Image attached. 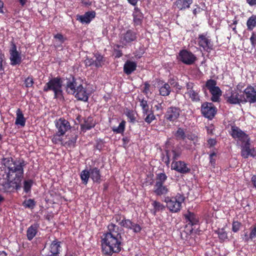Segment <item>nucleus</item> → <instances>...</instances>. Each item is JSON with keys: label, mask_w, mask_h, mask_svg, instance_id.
<instances>
[{"label": "nucleus", "mask_w": 256, "mask_h": 256, "mask_svg": "<svg viewBox=\"0 0 256 256\" xmlns=\"http://www.w3.org/2000/svg\"><path fill=\"white\" fill-rule=\"evenodd\" d=\"M121 230L112 222L108 226V231L102 236V252L105 255L112 256L118 253L122 248L123 239Z\"/></svg>", "instance_id": "obj_1"}, {"label": "nucleus", "mask_w": 256, "mask_h": 256, "mask_svg": "<svg viewBox=\"0 0 256 256\" xmlns=\"http://www.w3.org/2000/svg\"><path fill=\"white\" fill-rule=\"evenodd\" d=\"M84 84V80L81 78L70 76L66 78V91L68 94L74 95L79 100L88 102L89 94Z\"/></svg>", "instance_id": "obj_2"}, {"label": "nucleus", "mask_w": 256, "mask_h": 256, "mask_svg": "<svg viewBox=\"0 0 256 256\" xmlns=\"http://www.w3.org/2000/svg\"><path fill=\"white\" fill-rule=\"evenodd\" d=\"M2 164L8 170L7 178H12L20 184L24 177V167L26 165L24 160H14L11 157L4 158L2 160Z\"/></svg>", "instance_id": "obj_3"}, {"label": "nucleus", "mask_w": 256, "mask_h": 256, "mask_svg": "<svg viewBox=\"0 0 256 256\" xmlns=\"http://www.w3.org/2000/svg\"><path fill=\"white\" fill-rule=\"evenodd\" d=\"M62 78L60 76L54 77L50 78L44 86L43 90L44 92L52 91L54 92V98L63 100L64 97L62 91Z\"/></svg>", "instance_id": "obj_4"}, {"label": "nucleus", "mask_w": 256, "mask_h": 256, "mask_svg": "<svg viewBox=\"0 0 256 256\" xmlns=\"http://www.w3.org/2000/svg\"><path fill=\"white\" fill-rule=\"evenodd\" d=\"M186 200L184 194L182 192H178L174 196L166 197L164 202L166 203V206L172 212H178L182 208V204Z\"/></svg>", "instance_id": "obj_5"}, {"label": "nucleus", "mask_w": 256, "mask_h": 256, "mask_svg": "<svg viewBox=\"0 0 256 256\" xmlns=\"http://www.w3.org/2000/svg\"><path fill=\"white\" fill-rule=\"evenodd\" d=\"M224 98L226 103L230 104H244L243 94H240L237 90L232 88L227 90L224 94Z\"/></svg>", "instance_id": "obj_6"}, {"label": "nucleus", "mask_w": 256, "mask_h": 256, "mask_svg": "<svg viewBox=\"0 0 256 256\" xmlns=\"http://www.w3.org/2000/svg\"><path fill=\"white\" fill-rule=\"evenodd\" d=\"M196 40L198 45L204 51L210 52L214 49V42L210 37L208 36V32L198 34Z\"/></svg>", "instance_id": "obj_7"}, {"label": "nucleus", "mask_w": 256, "mask_h": 256, "mask_svg": "<svg viewBox=\"0 0 256 256\" xmlns=\"http://www.w3.org/2000/svg\"><path fill=\"white\" fill-rule=\"evenodd\" d=\"M20 184L12 178L3 180L0 182V192L10 193L20 188Z\"/></svg>", "instance_id": "obj_8"}, {"label": "nucleus", "mask_w": 256, "mask_h": 256, "mask_svg": "<svg viewBox=\"0 0 256 256\" xmlns=\"http://www.w3.org/2000/svg\"><path fill=\"white\" fill-rule=\"evenodd\" d=\"M120 42L124 46L136 41L138 34L134 29H128L122 32L119 35Z\"/></svg>", "instance_id": "obj_9"}, {"label": "nucleus", "mask_w": 256, "mask_h": 256, "mask_svg": "<svg viewBox=\"0 0 256 256\" xmlns=\"http://www.w3.org/2000/svg\"><path fill=\"white\" fill-rule=\"evenodd\" d=\"M186 92L185 94L192 102H198L200 100L199 94L200 90L198 88L196 84L192 82H188L186 85Z\"/></svg>", "instance_id": "obj_10"}, {"label": "nucleus", "mask_w": 256, "mask_h": 256, "mask_svg": "<svg viewBox=\"0 0 256 256\" xmlns=\"http://www.w3.org/2000/svg\"><path fill=\"white\" fill-rule=\"evenodd\" d=\"M9 52L10 64L12 66L20 65L22 61L21 52L17 50L16 46L14 42L11 43Z\"/></svg>", "instance_id": "obj_11"}, {"label": "nucleus", "mask_w": 256, "mask_h": 256, "mask_svg": "<svg viewBox=\"0 0 256 256\" xmlns=\"http://www.w3.org/2000/svg\"><path fill=\"white\" fill-rule=\"evenodd\" d=\"M186 129L178 127L174 134V137L177 140H184L186 138L191 141H196L198 136L191 132H186Z\"/></svg>", "instance_id": "obj_12"}, {"label": "nucleus", "mask_w": 256, "mask_h": 256, "mask_svg": "<svg viewBox=\"0 0 256 256\" xmlns=\"http://www.w3.org/2000/svg\"><path fill=\"white\" fill-rule=\"evenodd\" d=\"M181 112L180 108L176 106H170L166 109L164 116L165 120L172 122L178 121Z\"/></svg>", "instance_id": "obj_13"}, {"label": "nucleus", "mask_w": 256, "mask_h": 256, "mask_svg": "<svg viewBox=\"0 0 256 256\" xmlns=\"http://www.w3.org/2000/svg\"><path fill=\"white\" fill-rule=\"evenodd\" d=\"M217 112L216 108L212 102H205L202 104L201 112L203 116L212 120Z\"/></svg>", "instance_id": "obj_14"}, {"label": "nucleus", "mask_w": 256, "mask_h": 256, "mask_svg": "<svg viewBox=\"0 0 256 256\" xmlns=\"http://www.w3.org/2000/svg\"><path fill=\"white\" fill-rule=\"evenodd\" d=\"M230 134L232 138L237 140L241 144L250 139L248 134L236 126H231V131Z\"/></svg>", "instance_id": "obj_15"}, {"label": "nucleus", "mask_w": 256, "mask_h": 256, "mask_svg": "<svg viewBox=\"0 0 256 256\" xmlns=\"http://www.w3.org/2000/svg\"><path fill=\"white\" fill-rule=\"evenodd\" d=\"M242 94L244 104L256 102V88L249 85L244 90Z\"/></svg>", "instance_id": "obj_16"}, {"label": "nucleus", "mask_w": 256, "mask_h": 256, "mask_svg": "<svg viewBox=\"0 0 256 256\" xmlns=\"http://www.w3.org/2000/svg\"><path fill=\"white\" fill-rule=\"evenodd\" d=\"M241 156L244 158L249 156L254 158L256 156V151L254 148H250V139L241 144Z\"/></svg>", "instance_id": "obj_17"}, {"label": "nucleus", "mask_w": 256, "mask_h": 256, "mask_svg": "<svg viewBox=\"0 0 256 256\" xmlns=\"http://www.w3.org/2000/svg\"><path fill=\"white\" fill-rule=\"evenodd\" d=\"M180 60L184 64H192L196 60V57L192 52L186 50H182L179 52Z\"/></svg>", "instance_id": "obj_18"}, {"label": "nucleus", "mask_w": 256, "mask_h": 256, "mask_svg": "<svg viewBox=\"0 0 256 256\" xmlns=\"http://www.w3.org/2000/svg\"><path fill=\"white\" fill-rule=\"evenodd\" d=\"M55 126L57 130L56 132L60 134H65L72 128L70 122L64 118H60L56 120Z\"/></svg>", "instance_id": "obj_19"}, {"label": "nucleus", "mask_w": 256, "mask_h": 256, "mask_svg": "<svg viewBox=\"0 0 256 256\" xmlns=\"http://www.w3.org/2000/svg\"><path fill=\"white\" fill-rule=\"evenodd\" d=\"M166 157L163 158V161L168 166L170 163V158L172 157V162L176 161V160L180 158L182 155V151L180 148H173L170 152L168 150H166Z\"/></svg>", "instance_id": "obj_20"}, {"label": "nucleus", "mask_w": 256, "mask_h": 256, "mask_svg": "<svg viewBox=\"0 0 256 256\" xmlns=\"http://www.w3.org/2000/svg\"><path fill=\"white\" fill-rule=\"evenodd\" d=\"M171 169L182 174H186L190 172V168L188 167V164L182 160L172 162Z\"/></svg>", "instance_id": "obj_21"}, {"label": "nucleus", "mask_w": 256, "mask_h": 256, "mask_svg": "<svg viewBox=\"0 0 256 256\" xmlns=\"http://www.w3.org/2000/svg\"><path fill=\"white\" fill-rule=\"evenodd\" d=\"M119 225L128 229L132 230L136 233L140 232L142 230L141 226L137 224L134 223L130 220L124 218L120 222Z\"/></svg>", "instance_id": "obj_22"}, {"label": "nucleus", "mask_w": 256, "mask_h": 256, "mask_svg": "<svg viewBox=\"0 0 256 256\" xmlns=\"http://www.w3.org/2000/svg\"><path fill=\"white\" fill-rule=\"evenodd\" d=\"M132 16L134 26H141L144 20V14L138 7H134Z\"/></svg>", "instance_id": "obj_23"}, {"label": "nucleus", "mask_w": 256, "mask_h": 256, "mask_svg": "<svg viewBox=\"0 0 256 256\" xmlns=\"http://www.w3.org/2000/svg\"><path fill=\"white\" fill-rule=\"evenodd\" d=\"M62 242L55 238L50 244L49 247V252L52 255L60 256L62 250Z\"/></svg>", "instance_id": "obj_24"}, {"label": "nucleus", "mask_w": 256, "mask_h": 256, "mask_svg": "<svg viewBox=\"0 0 256 256\" xmlns=\"http://www.w3.org/2000/svg\"><path fill=\"white\" fill-rule=\"evenodd\" d=\"M40 226V223L36 222L28 228L26 237L28 240L31 241L36 236L38 232Z\"/></svg>", "instance_id": "obj_25"}, {"label": "nucleus", "mask_w": 256, "mask_h": 256, "mask_svg": "<svg viewBox=\"0 0 256 256\" xmlns=\"http://www.w3.org/2000/svg\"><path fill=\"white\" fill-rule=\"evenodd\" d=\"M94 11H88L83 15H77L76 20L82 24H89L96 16Z\"/></svg>", "instance_id": "obj_26"}, {"label": "nucleus", "mask_w": 256, "mask_h": 256, "mask_svg": "<svg viewBox=\"0 0 256 256\" xmlns=\"http://www.w3.org/2000/svg\"><path fill=\"white\" fill-rule=\"evenodd\" d=\"M187 226L190 225L191 226L198 224V218L192 212L188 210L187 212L184 214Z\"/></svg>", "instance_id": "obj_27"}, {"label": "nucleus", "mask_w": 256, "mask_h": 256, "mask_svg": "<svg viewBox=\"0 0 256 256\" xmlns=\"http://www.w3.org/2000/svg\"><path fill=\"white\" fill-rule=\"evenodd\" d=\"M153 192L156 196H166L169 192V188L165 184L154 185Z\"/></svg>", "instance_id": "obj_28"}, {"label": "nucleus", "mask_w": 256, "mask_h": 256, "mask_svg": "<svg viewBox=\"0 0 256 256\" xmlns=\"http://www.w3.org/2000/svg\"><path fill=\"white\" fill-rule=\"evenodd\" d=\"M84 124H80L82 130L86 132L94 128L96 126V122L94 120L93 118L89 116L88 118H84Z\"/></svg>", "instance_id": "obj_29"}, {"label": "nucleus", "mask_w": 256, "mask_h": 256, "mask_svg": "<svg viewBox=\"0 0 256 256\" xmlns=\"http://www.w3.org/2000/svg\"><path fill=\"white\" fill-rule=\"evenodd\" d=\"M90 178L94 182L100 184L102 182L100 171L98 168L94 167L90 169Z\"/></svg>", "instance_id": "obj_30"}, {"label": "nucleus", "mask_w": 256, "mask_h": 256, "mask_svg": "<svg viewBox=\"0 0 256 256\" xmlns=\"http://www.w3.org/2000/svg\"><path fill=\"white\" fill-rule=\"evenodd\" d=\"M137 64L135 62L127 60L124 66V72L127 75L130 74L136 68Z\"/></svg>", "instance_id": "obj_31"}, {"label": "nucleus", "mask_w": 256, "mask_h": 256, "mask_svg": "<svg viewBox=\"0 0 256 256\" xmlns=\"http://www.w3.org/2000/svg\"><path fill=\"white\" fill-rule=\"evenodd\" d=\"M192 0H176L174 4L180 10H184L190 8Z\"/></svg>", "instance_id": "obj_32"}, {"label": "nucleus", "mask_w": 256, "mask_h": 256, "mask_svg": "<svg viewBox=\"0 0 256 256\" xmlns=\"http://www.w3.org/2000/svg\"><path fill=\"white\" fill-rule=\"evenodd\" d=\"M172 92V88L168 82H162L159 86L160 94L163 96H168Z\"/></svg>", "instance_id": "obj_33"}, {"label": "nucleus", "mask_w": 256, "mask_h": 256, "mask_svg": "<svg viewBox=\"0 0 256 256\" xmlns=\"http://www.w3.org/2000/svg\"><path fill=\"white\" fill-rule=\"evenodd\" d=\"M16 120L15 124L24 126L26 124V120L24 116L22 111L20 108H18L16 112Z\"/></svg>", "instance_id": "obj_34"}, {"label": "nucleus", "mask_w": 256, "mask_h": 256, "mask_svg": "<svg viewBox=\"0 0 256 256\" xmlns=\"http://www.w3.org/2000/svg\"><path fill=\"white\" fill-rule=\"evenodd\" d=\"M212 94L210 100L213 102H218L220 100V97L222 96V92L220 88L218 86L216 88L210 92Z\"/></svg>", "instance_id": "obj_35"}, {"label": "nucleus", "mask_w": 256, "mask_h": 256, "mask_svg": "<svg viewBox=\"0 0 256 256\" xmlns=\"http://www.w3.org/2000/svg\"><path fill=\"white\" fill-rule=\"evenodd\" d=\"M216 84L217 82L216 80L213 79L208 80L206 82L205 85L202 86V90L204 93L206 92V89L210 92L218 87Z\"/></svg>", "instance_id": "obj_36"}, {"label": "nucleus", "mask_w": 256, "mask_h": 256, "mask_svg": "<svg viewBox=\"0 0 256 256\" xmlns=\"http://www.w3.org/2000/svg\"><path fill=\"white\" fill-rule=\"evenodd\" d=\"M168 179V176L164 172L156 174V182L154 185L164 184L166 181Z\"/></svg>", "instance_id": "obj_37"}, {"label": "nucleus", "mask_w": 256, "mask_h": 256, "mask_svg": "<svg viewBox=\"0 0 256 256\" xmlns=\"http://www.w3.org/2000/svg\"><path fill=\"white\" fill-rule=\"evenodd\" d=\"M124 112L128 119V122L130 123L134 124L136 122V112L132 110L126 108Z\"/></svg>", "instance_id": "obj_38"}, {"label": "nucleus", "mask_w": 256, "mask_h": 256, "mask_svg": "<svg viewBox=\"0 0 256 256\" xmlns=\"http://www.w3.org/2000/svg\"><path fill=\"white\" fill-rule=\"evenodd\" d=\"M64 134H60L58 132H56L53 134L52 136L51 140L52 142L55 144H60L62 146V143H64V141L63 140V136Z\"/></svg>", "instance_id": "obj_39"}, {"label": "nucleus", "mask_w": 256, "mask_h": 256, "mask_svg": "<svg viewBox=\"0 0 256 256\" xmlns=\"http://www.w3.org/2000/svg\"><path fill=\"white\" fill-rule=\"evenodd\" d=\"M247 30L252 31L256 27V15L252 14L246 22Z\"/></svg>", "instance_id": "obj_40"}, {"label": "nucleus", "mask_w": 256, "mask_h": 256, "mask_svg": "<svg viewBox=\"0 0 256 256\" xmlns=\"http://www.w3.org/2000/svg\"><path fill=\"white\" fill-rule=\"evenodd\" d=\"M94 57L96 58L94 60V66L98 68L102 67L105 62L104 57L98 53L95 54Z\"/></svg>", "instance_id": "obj_41"}, {"label": "nucleus", "mask_w": 256, "mask_h": 256, "mask_svg": "<svg viewBox=\"0 0 256 256\" xmlns=\"http://www.w3.org/2000/svg\"><path fill=\"white\" fill-rule=\"evenodd\" d=\"M77 138L78 136L76 134L72 136L68 141L64 142V143H62V146L70 148L74 147Z\"/></svg>", "instance_id": "obj_42"}, {"label": "nucleus", "mask_w": 256, "mask_h": 256, "mask_svg": "<svg viewBox=\"0 0 256 256\" xmlns=\"http://www.w3.org/2000/svg\"><path fill=\"white\" fill-rule=\"evenodd\" d=\"M126 124V121L124 120H122L119 124V126H118V127L112 128V130L114 133L121 134H122L125 130Z\"/></svg>", "instance_id": "obj_43"}, {"label": "nucleus", "mask_w": 256, "mask_h": 256, "mask_svg": "<svg viewBox=\"0 0 256 256\" xmlns=\"http://www.w3.org/2000/svg\"><path fill=\"white\" fill-rule=\"evenodd\" d=\"M80 177L82 184L86 185L90 178V170H82L80 174Z\"/></svg>", "instance_id": "obj_44"}, {"label": "nucleus", "mask_w": 256, "mask_h": 256, "mask_svg": "<svg viewBox=\"0 0 256 256\" xmlns=\"http://www.w3.org/2000/svg\"><path fill=\"white\" fill-rule=\"evenodd\" d=\"M152 204L154 207L153 210L154 214H156L157 212H158L160 211H162L165 209V206H164L163 204L156 200L154 201Z\"/></svg>", "instance_id": "obj_45"}, {"label": "nucleus", "mask_w": 256, "mask_h": 256, "mask_svg": "<svg viewBox=\"0 0 256 256\" xmlns=\"http://www.w3.org/2000/svg\"><path fill=\"white\" fill-rule=\"evenodd\" d=\"M34 181L31 179L25 180L24 182V191L26 193H28L31 192V188L33 185Z\"/></svg>", "instance_id": "obj_46"}, {"label": "nucleus", "mask_w": 256, "mask_h": 256, "mask_svg": "<svg viewBox=\"0 0 256 256\" xmlns=\"http://www.w3.org/2000/svg\"><path fill=\"white\" fill-rule=\"evenodd\" d=\"M215 233L218 234V237L220 242H224L228 239V234L224 228H218L216 230Z\"/></svg>", "instance_id": "obj_47"}, {"label": "nucleus", "mask_w": 256, "mask_h": 256, "mask_svg": "<svg viewBox=\"0 0 256 256\" xmlns=\"http://www.w3.org/2000/svg\"><path fill=\"white\" fill-rule=\"evenodd\" d=\"M168 82L172 87L176 88L177 92L182 89V86L174 78L168 79Z\"/></svg>", "instance_id": "obj_48"}, {"label": "nucleus", "mask_w": 256, "mask_h": 256, "mask_svg": "<svg viewBox=\"0 0 256 256\" xmlns=\"http://www.w3.org/2000/svg\"><path fill=\"white\" fill-rule=\"evenodd\" d=\"M22 206L26 208H29L32 210L36 206V202L34 199L30 198L25 200L22 203Z\"/></svg>", "instance_id": "obj_49"}, {"label": "nucleus", "mask_w": 256, "mask_h": 256, "mask_svg": "<svg viewBox=\"0 0 256 256\" xmlns=\"http://www.w3.org/2000/svg\"><path fill=\"white\" fill-rule=\"evenodd\" d=\"M144 119V122L148 124H150L152 122L156 119V117L154 114V112H151L148 114L146 115Z\"/></svg>", "instance_id": "obj_50"}, {"label": "nucleus", "mask_w": 256, "mask_h": 256, "mask_svg": "<svg viewBox=\"0 0 256 256\" xmlns=\"http://www.w3.org/2000/svg\"><path fill=\"white\" fill-rule=\"evenodd\" d=\"M217 156V154L216 152L212 151L209 154V160H210V164H211V166L214 168L216 166V157Z\"/></svg>", "instance_id": "obj_51"}, {"label": "nucleus", "mask_w": 256, "mask_h": 256, "mask_svg": "<svg viewBox=\"0 0 256 256\" xmlns=\"http://www.w3.org/2000/svg\"><path fill=\"white\" fill-rule=\"evenodd\" d=\"M34 84V81L32 76H30L25 79L24 84L26 87L28 88H32L33 87Z\"/></svg>", "instance_id": "obj_52"}, {"label": "nucleus", "mask_w": 256, "mask_h": 256, "mask_svg": "<svg viewBox=\"0 0 256 256\" xmlns=\"http://www.w3.org/2000/svg\"><path fill=\"white\" fill-rule=\"evenodd\" d=\"M242 224L241 222L238 221L234 220L232 224V230L234 232H236L240 230Z\"/></svg>", "instance_id": "obj_53"}, {"label": "nucleus", "mask_w": 256, "mask_h": 256, "mask_svg": "<svg viewBox=\"0 0 256 256\" xmlns=\"http://www.w3.org/2000/svg\"><path fill=\"white\" fill-rule=\"evenodd\" d=\"M250 234L248 238H250L252 240L254 238H256V224H253L250 228Z\"/></svg>", "instance_id": "obj_54"}, {"label": "nucleus", "mask_w": 256, "mask_h": 256, "mask_svg": "<svg viewBox=\"0 0 256 256\" xmlns=\"http://www.w3.org/2000/svg\"><path fill=\"white\" fill-rule=\"evenodd\" d=\"M217 144L216 138H210L207 140L208 147L210 148L214 146Z\"/></svg>", "instance_id": "obj_55"}, {"label": "nucleus", "mask_w": 256, "mask_h": 256, "mask_svg": "<svg viewBox=\"0 0 256 256\" xmlns=\"http://www.w3.org/2000/svg\"><path fill=\"white\" fill-rule=\"evenodd\" d=\"M124 218V216H122L120 214H115L112 218V220L114 222H119Z\"/></svg>", "instance_id": "obj_56"}, {"label": "nucleus", "mask_w": 256, "mask_h": 256, "mask_svg": "<svg viewBox=\"0 0 256 256\" xmlns=\"http://www.w3.org/2000/svg\"><path fill=\"white\" fill-rule=\"evenodd\" d=\"M250 44L252 47H255L256 46V34L254 32H252V33L251 36L250 38Z\"/></svg>", "instance_id": "obj_57"}, {"label": "nucleus", "mask_w": 256, "mask_h": 256, "mask_svg": "<svg viewBox=\"0 0 256 256\" xmlns=\"http://www.w3.org/2000/svg\"><path fill=\"white\" fill-rule=\"evenodd\" d=\"M85 65L86 66H90L92 65L94 66V61L92 58L87 57L84 60Z\"/></svg>", "instance_id": "obj_58"}, {"label": "nucleus", "mask_w": 256, "mask_h": 256, "mask_svg": "<svg viewBox=\"0 0 256 256\" xmlns=\"http://www.w3.org/2000/svg\"><path fill=\"white\" fill-rule=\"evenodd\" d=\"M54 38L58 40L61 44H63L66 40V38H64L62 34H56L54 35Z\"/></svg>", "instance_id": "obj_59"}, {"label": "nucleus", "mask_w": 256, "mask_h": 256, "mask_svg": "<svg viewBox=\"0 0 256 256\" xmlns=\"http://www.w3.org/2000/svg\"><path fill=\"white\" fill-rule=\"evenodd\" d=\"M140 106L142 108H148L149 106L148 104V101L145 100L144 98L142 100L140 99Z\"/></svg>", "instance_id": "obj_60"}, {"label": "nucleus", "mask_w": 256, "mask_h": 256, "mask_svg": "<svg viewBox=\"0 0 256 256\" xmlns=\"http://www.w3.org/2000/svg\"><path fill=\"white\" fill-rule=\"evenodd\" d=\"M150 86L148 82H145L144 84L143 92L147 94L150 91Z\"/></svg>", "instance_id": "obj_61"}, {"label": "nucleus", "mask_w": 256, "mask_h": 256, "mask_svg": "<svg viewBox=\"0 0 256 256\" xmlns=\"http://www.w3.org/2000/svg\"><path fill=\"white\" fill-rule=\"evenodd\" d=\"M244 88V84H243L240 82L236 86V88H234V90H237V91L240 94H243V92L242 91V89Z\"/></svg>", "instance_id": "obj_62"}, {"label": "nucleus", "mask_w": 256, "mask_h": 256, "mask_svg": "<svg viewBox=\"0 0 256 256\" xmlns=\"http://www.w3.org/2000/svg\"><path fill=\"white\" fill-rule=\"evenodd\" d=\"M151 112H154L152 110H150L149 106L148 108H142V116H144L148 114Z\"/></svg>", "instance_id": "obj_63"}, {"label": "nucleus", "mask_w": 256, "mask_h": 256, "mask_svg": "<svg viewBox=\"0 0 256 256\" xmlns=\"http://www.w3.org/2000/svg\"><path fill=\"white\" fill-rule=\"evenodd\" d=\"M114 54H115V57L116 58H120L122 56V50H114Z\"/></svg>", "instance_id": "obj_64"}]
</instances>
